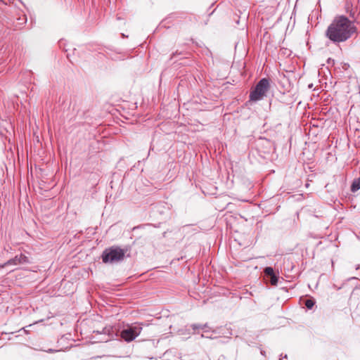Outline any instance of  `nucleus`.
I'll return each mask as SVG.
<instances>
[{"label": "nucleus", "mask_w": 360, "mask_h": 360, "mask_svg": "<svg viewBox=\"0 0 360 360\" xmlns=\"http://www.w3.org/2000/svg\"><path fill=\"white\" fill-rule=\"evenodd\" d=\"M357 32L354 22L345 15H337L327 27L325 35L333 43L345 42Z\"/></svg>", "instance_id": "nucleus-1"}, {"label": "nucleus", "mask_w": 360, "mask_h": 360, "mask_svg": "<svg viewBox=\"0 0 360 360\" xmlns=\"http://www.w3.org/2000/svg\"><path fill=\"white\" fill-rule=\"evenodd\" d=\"M126 250L118 246H112L105 249L101 255L104 263H117L122 261L124 258Z\"/></svg>", "instance_id": "nucleus-2"}, {"label": "nucleus", "mask_w": 360, "mask_h": 360, "mask_svg": "<svg viewBox=\"0 0 360 360\" xmlns=\"http://www.w3.org/2000/svg\"><path fill=\"white\" fill-rule=\"evenodd\" d=\"M270 87L268 79H262L250 94V100L257 101L262 100Z\"/></svg>", "instance_id": "nucleus-3"}, {"label": "nucleus", "mask_w": 360, "mask_h": 360, "mask_svg": "<svg viewBox=\"0 0 360 360\" xmlns=\"http://www.w3.org/2000/svg\"><path fill=\"white\" fill-rule=\"evenodd\" d=\"M142 327L139 324L124 329L121 332V337L127 342L134 340L141 332Z\"/></svg>", "instance_id": "nucleus-4"}, {"label": "nucleus", "mask_w": 360, "mask_h": 360, "mask_svg": "<svg viewBox=\"0 0 360 360\" xmlns=\"http://www.w3.org/2000/svg\"><path fill=\"white\" fill-rule=\"evenodd\" d=\"M29 262L28 257L25 255L20 254V255H16L14 258H12L8 260L4 264L1 266V268L4 267L6 265H18V264H23Z\"/></svg>", "instance_id": "nucleus-5"}, {"label": "nucleus", "mask_w": 360, "mask_h": 360, "mask_svg": "<svg viewBox=\"0 0 360 360\" xmlns=\"http://www.w3.org/2000/svg\"><path fill=\"white\" fill-rule=\"evenodd\" d=\"M360 189V178L355 179L351 186V191L352 192H356Z\"/></svg>", "instance_id": "nucleus-6"}, {"label": "nucleus", "mask_w": 360, "mask_h": 360, "mask_svg": "<svg viewBox=\"0 0 360 360\" xmlns=\"http://www.w3.org/2000/svg\"><path fill=\"white\" fill-rule=\"evenodd\" d=\"M314 304H315V302L311 299H308V300H305V302H304L306 307L309 309L314 307Z\"/></svg>", "instance_id": "nucleus-7"}, {"label": "nucleus", "mask_w": 360, "mask_h": 360, "mask_svg": "<svg viewBox=\"0 0 360 360\" xmlns=\"http://www.w3.org/2000/svg\"><path fill=\"white\" fill-rule=\"evenodd\" d=\"M271 277V284L273 285H276L278 284V276H276V275L274 274V275H272Z\"/></svg>", "instance_id": "nucleus-8"}, {"label": "nucleus", "mask_w": 360, "mask_h": 360, "mask_svg": "<svg viewBox=\"0 0 360 360\" xmlns=\"http://www.w3.org/2000/svg\"><path fill=\"white\" fill-rule=\"evenodd\" d=\"M264 273L266 275L271 276L274 274V269L271 267H266L264 269Z\"/></svg>", "instance_id": "nucleus-9"}, {"label": "nucleus", "mask_w": 360, "mask_h": 360, "mask_svg": "<svg viewBox=\"0 0 360 360\" xmlns=\"http://www.w3.org/2000/svg\"><path fill=\"white\" fill-rule=\"evenodd\" d=\"M352 6V5L349 4V3H347L346 4V10H347V12L349 13V16L352 17V18H354V12L352 11V10H350V7Z\"/></svg>", "instance_id": "nucleus-10"}, {"label": "nucleus", "mask_w": 360, "mask_h": 360, "mask_svg": "<svg viewBox=\"0 0 360 360\" xmlns=\"http://www.w3.org/2000/svg\"><path fill=\"white\" fill-rule=\"evenodd\" d=\"M191 327H192V328H193V330H196V329H199V328L202 329V325L193 324V325L191 326Z\"/></svg>", "instance_id": "nucleus-11"}, {"label": "nucleus", "mask_w": 360, "mask_h": 360, "mask_svg": "<svg viewBox=\"0 0 360 360\" xmlns=\"http://www.w3.org/2000/svg\"><path fill=\"white\" fill-rule=\"evenodd\" d=\"M207 324L202 325V329L204 330L205 333L207 332V330H205V328H207Z\"/></svg>", "instance_id": "nucleus-12"}, {"label": "nucleus", "mask_w": 360, "mask_h": 360, "mask_svg": "<svg viewBox=\"0 0 360 360\" xmlns=\"http://www.w3.org/2000/svg\"><path fill=\"white\" fill-rule=\"evenodd\" d=\"M47 352H53V349H49Z\"/></svg>", "instance_id": "nucleus-13"}, {"label": "nucleus", "mask_w": 360, "mask_h": 360, "mask_svg": "<svg viewBox=\"0 0 360 360\" xmlns=\"http://www.w3.org/2000/svg\"><path fill=\"white\" fill-rule=\"evenodd\" d=\"M360 268V265L356 266V269H359Z\"/></svg>", "instance_id": "nucleus-14"}, {"label": "nucleus", "mask_w": 360, "mask_h": 360, "mask_svg": "<svg viewBox=\"0 0 360 360\" xmlns=\"http://www.w3.org/2000/svg\"><path fill=\"white\" fill-rule=\"evenodd\" d=\"M202 338H203V337H206V335H204L202 334ZM207 337H208V336H207Z\"/></svg>", "instance_id": "nucleus-15"}]
</instances>
